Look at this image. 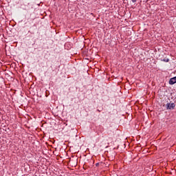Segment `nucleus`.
<instances>
[{"mask_svg":"<svg viewBox=\"0 0 176 176\" xmlns=\"http://www.w3.org/2000/svg\"><path fill=\"white\" fill-rule=\"evenodd\" d=\"M28 32H31L30 31H28Z\"/></svg>","mask_w":176,"mask_h":176,"instance_id":"7","label":"nucleus"},{"mask_svg":"<svg viewBox=\"0 0 176 176\" xmlns=\"http://www.w3.org/2000/svg\"><path fill=\"white\" fill-rule=\"evenodd\" d=\"M98 166H100V163L98 162V163L96 164V166L98 167Z\"/></svg>","mask_w":176,"mask_h":176,"instance_id":"4","label":"nucleus"},{"mask_svg":"<svg viewBox=\"0 0 176 176\" xmlns=\"http://www.w3.org/2000/svg\"><path fill=\"white\" fill-rule=\"evenodd\" d=\"M109 140H111V141H112V138H109Z\"/></svg>","mask_w":176,"mask_h":176,"instance_id":"6","label":"nucleus"},{"mask_svg":"<svg viewBox=\"0 0 176 176\" xmlns=\"http://www.w3.org/2000/svg\"><path fill=\"white\" fill-rule=\"evenodd\" d=\"M162 61H164L165 63H168L170 61V59L168 58L163 59Z\"/></svg>","mask_w":176,"mask_h":176,"instance_id":"3","label":"nucleus"},{"mask_svg":"<svg viewBox=\"0 0 176 176\" xmlns=\"http://www.w3.org/2000/svg\"><path fill=\"white\" fill-rule=\"evenodd\" d=\"M175 108V104L174 103H167L166 104V109H174Z\"/></svg>","mask_w":176,"mask_h":176,"instance_id":"1","label":"nucleus"},{"mask_svg":"<svg viewBox=\"0 0 176 176\" xmlns=\"http://www.w3.org/2000/svg\"><path fill=\"white\" fill-rule=\"evenodd\" d=\"M132 2H137V0H131Z\"/></svg>","mask_w":176,"mask_h":176,"instance_id":"5","label":"nucleus"},{"mask_svg":"<svg viewBox=\"0 0 176 176\" xmlns=\"http://www.w3.org/2000/svg\"><path fill=\"white\" fill-rule=\"evenodd\" d=\"M175 83H176V76L169 80V85H175Z\"/></svg>","mask_w":176,"mask_h":176,"instance_id":"2","label":"nucleus"}]
</instances>
